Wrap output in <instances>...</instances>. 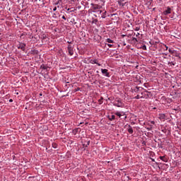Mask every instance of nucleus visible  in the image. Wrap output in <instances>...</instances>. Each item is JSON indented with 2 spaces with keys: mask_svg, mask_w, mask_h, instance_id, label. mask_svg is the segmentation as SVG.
I'll list each match as a JSON object with an SVG mask.
<instances>
[{
  "mask_svg": "<svg viewBox=\"0 0 181 181\" xmlns=\"http://www.w3.org/2000/svg\"><path fill=\"white\" fill-rule=\"evenodd\" d=\"M113 105L115 107H118L120 108H124V107H125V105L124 104V103H122V100H121V98H117L115 101L113 102Z\"/></svg>",
  "mask_w": 181,
  "mask_h": 181,
  "instance_id": "obj_1",
  "label": "nucleus"
},
{
  "mask_svg": "<svg viewBox=\"0 0 181 181\" xmlns=\"http://www.w3.org/2000/svg\"><path fill=\"white\" fill-rule=\"evenodd\" d=\"M16 47L18 49H21L23 52H25L26 44L22 42H18V44L17 45Z\"/></svg>",
  "mask_w": 181,
  "mask_h": 181,
  "instance_id": "obj_2",
  "label": "nucleus"
},
{
  "mask_svg": "<svg viewBox=\"0 0 181 181\" xmlns=\"http://www.w3.org/2000/svg\"><path fill=\"white\" fill-rule=\"evenodd\" d=\"M67 49H68L69 54L70 56H73V54H74V47H73V45H69L67 47Z\"/></svg>",
  "mask_w": 181,
  "mask_h": 181,
  "instance_id": "obj_3",
  "label": "nucleus"
},
{
  "mask_svg": "<svg viewBox=\"0 0 181 181\" xmlns=\"http://www.w3.org/2000/svg\"><path fill=\"white\" fill-rule=\"evenodd\" d=\"M101 73L103 76H105V77H110V73L108 72V69H101Z\"/></svg>",
  "mask_w": 181,
  "mask_h": 181,
  "instance_id": "obj_4",
  "label": "nucleus"
},
{
  "mask_svg": "<svg viewBox=\"0 0 181 181\" xmlns=\"http://www.w3.org/2000/svg\"><path fill=\"white\" fill-rule=\"evenodd\" d=\"M170 13H172V8H170V7L168 6L167 9L163 11V15H165V16H166Z\"/></svg>",
  "mask_w": 181,
  "mask_h": 181,
  "instance_id": "obj_5",
  "label": "nucleus"
},
{
  "mask_svg": "<svg viewBox=\"0 0 181 181\" xmlns=\"http://www.w3.org/2000/svg\"><path fill=\"white\" fill-rule=\"evenodd\" d=\"M91 6L93 11H98L101 8V6H98V4H91Z\"/></svg>",
  "mask_w": 181,
  "mask_h": 181,
  "instance_id": "obj_6",
  "label": "nucleus"
},
{
  "mask_svg": "<svg viewBox=\"0 0 181 181\" xmlns=\"http://www.w3.org/2000/svg\"><path fill=\"white\" fill-rule=\"evenodd\" d=\"M115 115H117V117H119V118H121L122 117H123V115H125V112L122 111H117L115 112Z\"/></svg>",
  "mask_w": 181,
  "mask_h": 181,
  "instance_id": "obj_7",
  "label": "nucleus"
},
{
  "mask_svg": "<svg viewBox=\"0 0 181 181\" xmlns=\"http://www.w3.org/2000/svg\"><path fill=\"white\" fill-rule=\"evenodd\" d=\"M117 4L119 6H125L127 2H125V0H118Z\"/></svg>",
  "mask_w": 181,
  "mask_h": 181,
  "instance_id": "obj_8",
  "label": "nucleus"
},
{
  "mask_svg": "<svg viewBox=\"0 0 181 181\" xmlns=\"http://www.w3.org/2000/svg\"><path fill=\"white\" fill-rule=\"evenodd\" d=\"M90 63L91 64H98V66H101V64H99L98 60H97V59H90Z\"/></svg>",
  "mask_w": 181,
  "mask_h": 181,
  "instance_id": "obj_9",
  "label": "nucleus"
},
{
  "mask_svg": "<svg viewBox=\"0 0 181 181\" xmlns=\"http://www.w3.org/2000/svg\"><path fill=\"white\" fill-rule=\"evenodd\" d=\"M158 118H159V119L163 120L166 118V116L163 113H160L158 115Z\"/></svg>",
  "mask_w": 181,
  "mask_h": 181,
  "instance_id": "obj_10",
  "label": "nucleus"
},
{
  "mask_svg": "<svg viewBox=\"0 0 181 181\" xmlns=\"http://www.w3.org/2000/svg\"><path fill=\"white\" fill-rule=\"evenodd\" d=\"M148 93H149L148 90H145L144 92H141V96L143 95V97H146V98H148V97H149V95H148Z\"/></svg>",
  "mask_w": 181,
  "mask_h": 181,
  "instance_id": "obj_11",
  "label": "nucleus"
},
{
  "mask_svg": "<svg viewBox=\"0 0 181 181\" xmlns=\"http://www.w3.org/2000/svg\"><path fill=\"white\" fill-rule=\"evenodd\" d=\"M129 134H134V129L131 125H129V129H127Z\"/></svg>",
  "mask_w": 181,
  "mask_h": 181,
  "instance_id": "obj_12",
  "label": "nucleus"
},
{
  "mask_svg": "<svg viewBox=\"0 0 181 181\" xmlns=\"http://www.w3.org/2000/svg\"><path fill=\"white\" fill-rule=\"evenodd\" d=\"M107 118L110 121H114L115 119V115L107 116Z\"/></svg>",
  "mask_w": 181,
  "mask_h": 181,
  "instance_id": "obj_13",
  "label": "nucleus"
},
{
  "mask_svg": "<svg viewBox=\"0 0 181 181\" xmlns=\"http://www.w3.org/2000/svg\"><path fill=\"white\" fill-rule=\"evenodd\" d=\"M160 160H163V162H168V158H166L165 156H160Z\"/></svg>",
  "mask_w": 181,
  "mask_h": 181,
  "instance_id": "obj_14",
  "label": "nucleus"
},
{
  "mask_svg": "<svg viewBox=\"0 0 181 181\" xmlns=\"http://www.w3.org/2000/svg\"><path fill=\"white\" fill-rule=\"evenodd\" d=\"M136 100H139V98H146V96H140L139 95H137L136 97H134Z\"/></svg>",
  "mask_w": 181,
  "mask_h": 181,
  "instance_id": "obj_15",
  "label": "nucleus"
},
{
  "mask_svg": "<svg viewBox=\"0 0 181 181\" xmlns=\"http://www.w3.org/2000/svg\"><path fill=\"white\" fill-rule=\"evenodd\" d=\"M78 128H76V129H74L73 131H72V134H74V135H77V133L78 132Z\"/></svg>",
  "mask_w": 181,
  "mask_h": 181,
  "instance_id": "obj_16",
  "label": "nucleus"
},
{
  "mask_svg": "<svg viewBox=\"0 0 181 181\" xmlns=\"http://www.w3.org/2000/svg\"><path fill=\"white\" fill-rule=\"evenodd\" d=\"M41 69H42V70H47V69L49 68L47 66H45V64H42L41 65Z\"/></svg>",
  "mask_w": 181,
  "mask_h": 181,
  "instance_id": "obj_17",
  "label": "nucleus"
},
{
  "mask_svg": "<svg viewBox=\"0 0 181 181\" xmlns=\"http://www.w3.org/2000/svg\"><path fill=\"white\" fill-rule=\"evenodd\" d=\"M93 12L98 13V15H101V13H103V11L98 9L97 11H93Z\"/></svg>",
  "mask_w": 181,
  "mask_h": 181,
  "instance_id": "obj_18",
  "label": "nucleus"
},
{
  "mask_svg": "<svg viewBox=\"0 0 181 181\" xmlns=\"http://www.w3.org/2000/svg\"><path fill=\"white\" fill-rule=\"evenodd\" d=\"M141 90H144V88L141 87H136V89L134 90L135 93H138V91H140Z\"/></svg>",
  "mask_w": 181,
  "mask_h": 181,
  "instance_id": "obj_19",
  "label": "nucleus"
},
{
  "mask_svg": "<svg viewBox=\"0 0 181 181\" xmlns=\"http://www.w3.org/2000/svg\"><path fill=\"white\" fill-rule=\"evenodd\" d=\"M132 42H134V43L138 42V39H137L136 37H132Z\"/></svg>",
  "mask_w": 181,
  "mask_h": 181,
  "instance_id": "obj_20",
  "label": "nucleus"
},
{
  "mask_svg": "<svg viewBox=\"0 0 181 181\" xmlns=\"http://www.w3.org/2000/svg\"><path fill=\"white\" fill-rule=\"evenodd\" d=\"M106 42H107V43H114V40L110 39V38H107L106 40Z\"/></svg>",
  "mask_w": 181,
  "mask_h": 181,
  "instance_id": "obj_21",
  "label": "nucleus"
},
{
  "mask_svg": "<svg viewBox=\"0 0 181 181\" xmlns=\"http://www.w3.org/2000/svg\"><path fill=\"white\" fill-rule=\"evenodd\" d=\"M52 148H54V149H57V144L53 143L52 144Z\"/></svg>",
  "mask_w": 181,
  "mask_h": 181,
  "instance_id": "obj_22",
  "label": "nucleus"
},
{
  "mask_svg": "<svg viewBox=\"0 0 181 181\" xmlns=\"http://www.w3.org/2000/svg\"><path fill=\"white\" fill-rule=\"evenodd\" d=\"M140 49H142V50H146V45H143L141 47H140Z\"/></svg>",
  "mask_w": 181,
  "mask_h": 181,
  "instance_id": "obj_23",
  "label": "nucleus"
},
{
  "mask_svg": "<svg viewBox=\"0 0 181 181\" xmlns=\"http://www.w3.org/2000/svg\"><path fill=\"white\" fill-rule=\"evenodd\" d=\"M88 145H90V141H88L86 144H84L83 146H86V148H87V146H88Z\"/></svg>",
  "mask_w": 181,
  "mask_h": 181,
  "instance_id": "obj_24",
  "label": "nucleus"
},
{
  "mask_svg": "<svg viewBox=\"0 0 181 181\" xmlns=\"http://www.w3.org/2000/svg\"><path fill=\"white\" fill-rule=\"evenodd\" d=\"M169 53H171L172 54H173V53H175V51L172 50V49L169 48L168 49Z\"/></svg>",
  "mask_w": 181,
  "mask_h": 181,
  "instance_id": "obj_25",
  "label": "nucleus"
},
{
  "mask_svg": "<svg viewBox=\"0 0 181 181\" xmlns=\"http://www.w3.org/2000/svg\"><path fill=\"white\" fill-rule=\"evenodd\" d=\"M150 127H152V125H155V121H150Z\"/></svg>",
  "mask_w": 181,
  "mask_h": 181,
  "instance_id": "obj_26",
  "label": "nucleus"
},
{
  "mask_svg": "<svg viewBox=\"0 0 181 181\" xmlns=\"http://www.w3.org/2000/svg\"><path fill=\"white\" fill-rule=\"evenodd\" d=\"M139 30H140V28H139V27H136V28H134V30H135L136 32L139 31Z\"/></svg>",
  "mask_w": 181,
  "mask_h": 181,
  "instance_id": "obj_27",
  "label": "nucleus"
},
{
  "mask_svg": "<svg viewBox=\"0 0 181 181\" xmlns=\"http://www.w3.org/2000/svg\"><path fill=\"white\" fill-rule=\"evenodd\" d=\"M75 93H77V91H80V88H77L74 90Z\"/></svg>",
  "mask_w": 181,
  "mask_h": 181,
  "instance_id": "obj_28",
  "label": "nucleus"
},
{
  "mask_svg": "<svg viewBox=\"0 0 181 181\" xmlns=\"http://www.w3.org/2000/svg\"><path fill=\"white\" fill-rule=\"evenodd\" d=\"M56 11H57V7L55 6V7L53 8V11H54V12H56Z\"/></svg>",
  "mask_w": 181,
  "mask_h": 181,
  "instance_id": "obj_29",
  "label": "nucleus"
},
{
  "mask_svg": "<svg viewBox=\"0 0 181 181\" xmlns=\"http://www.w3.org/2000/svg\"><path fill=\"white\" fill-rule=\"evenodd\" d=\"M67 43H69V45H71L73 44V41H67Z\"/></svg>",
  "mask_w": 181,
  "mask_h": 181,
  "instance_id": "obj_30",
  "label": "nucleus"
},
{
  "mask_svg": "<svg viewBox=\"0 0 181 181\" xmlns=\"http://www.w3.org/2000/svg\"><path fill=\"white\" fill-rule=\"evenodd\" d=\"M107 46H108V47H112V45H111V44H107Z\"/></svg>",
  "mask_w": 181,
  "mask_h": 181,
  "instance_id": "obj_31",
  "label": "nucleus"
},
{
  "mask_svg": "<svg viewBox=\"0 0 181 181\" xmlns=\"http://www.w3.org/2000/svg\"><path fill=\"white\" fill-rule=\"evenodd\" d=\"M62 19H64V21H66L67 18H66V16H62Z\"/></svg>",
  "mask_w": 181,
  "mask_h": 181,
  "instance_id": "obj_32",
  "label": "nucleus"
},
{
  "mask_svg": "<svg viewBox=\"0 0 181 181\" xmlns=\"http://www.w3.org/2000/svg\"><path fill=\"white\" fill-rule=\"evenodd\" d=\"M139 33H137L136 35V37H138V36H139Z\"/></svg>",
  "mask_w": 181,
  "mask_h": 181,
  "instance_id": "obj_33",
  "label": "nucleus"
},
{
  "mask_svg": "<svg viewBox=\"0 0 181 181\" xmlns=\"http://www.w3.org/2000/svg\"><path fill=\"white\" fill-rule=\"evenodd\" d=\"M13 100H12V99L9 100V103H13Z\"/></svg>",
  "mask_w": 181,
  "mask_h": 181,
  "instance_id": "obj_34",
  "label": "nucleus"
},
{
  "mask_svg": "<svg viewBox=\"0 0 181 181\" xmlns=\"http://www.w3.org/2000/svg\"><path fill=\"white\" fill-rule=\"evenodd\" d=\"M102 18H103V19H105V16L103 15V16H102Z\"/></svg>",
  "mask_w": 181,
  "mask_h": 181,
  "instance_id": "obj_35",
  "label": "nucleus"
},
{
  "mask_svg": "<svg viewBox=\"0 0 181 181\" xmlns=\"http://www.w3.org/2000/svg\"><path fill=\"white\" fill-rule=\"evenodd\" d=\"M165 50H168V46L165 45Z\"/></svg>",
  "mask_w": 181,
  "mask_h": 181,
  "instance_id": "obj_36",
  "label": "nucleus"
},
{
  "mask_svg": "<svg viewBox=\"0 0 181 181\" xmlns=\"http://www.w3.org/2000/svg\"><path fill=\"white\" fill-rule=\"evenodd\" d=\"M101 101H103V98L99 100V103H101Z\"/></svg>",
  "mask_w": 181,
  "mask_h": 181,
  "instance_id": "obj_37",
  "label": "nucleus"
},
{
  "mask_svg": "<svg viewBox=\"0 0 181 181\" xmlns=\"http://www.w3.org/2000/svg\"><path fill=\"white\" fill-rule=\"evenodd\" d=\"M54 5H59V1L54 4Z\"/></svg>",
  "mask_w": 181,
  "mask_h": 181,
  "instance_id": "obj_38",
  "label": "nucleus"
},
{
  "mask_svg": "<svg viewBox=\"0 0 181 181\" xmlns=\"http://www.w3.org/2000/svg\"><path fill=\"white\" fill-rule=\"evenodd\" d=\"M122 37H125V35H122Z\"/></svg>",
  "mask_w": 181,
  "mask_h": 181,
  "instance_id": "obj_39",
  "label": "nucleus"
},
{
  "mask_svg": "<svg viewBox=\"0 0 181 181\" xmlns=\"http://www.w3.org/2000/svg\"><path fill=\"white\" fill-rule=\"evenodd\" d=\"M42 39H43V40L46 39V36H44V37H42Z\"/></svg>",
  "mask_w": 181,
  "mask_h": 181,
  "instance_id": "obj_40",
  "label": "nucleus"
},
{
  "mask_svg": "<svg viewBox=\"0 0 181 181\" xmlns=\"http://www.w3.org/2000/svg\"><path fill=\"white\" fill-rule=\"evenodd\" d=\"M151 160H152L153 162H155V159H153H153H151Z\"/></svg>",
  "mask_w": 181,
  "mask_h": 181,
  "instance_id": "obj_41",
  "label": "nucleus"
},
{
  "mask_svg": "<svg viewBox=\"0 0 181 181\" xmlns=\"http://www.w3.org/2000/svg\"><path fill=\"white\" fill-rule=\"evenodd\" d=\"M127 177L128 180H129V176H127Z\"/></svg>",
  "mask_w": 181,
  "mask_h": 181,
  "instance_id": "obj_42",
  "label": "nucleus"
},
{
  "mask_svg": "<svg viewBox=\"0 0 181 181\" xmlns=\"http://www.w3.org/2000/svg\"><path fill=\"white\" fill-rule=\"evenodd\" d=\"M147 129H148V131H151V128H147Z\"/></svg>",
  "mask_w": 181,
  "mask_h": 181,
  "instance_id": "obj_43",
  "label": "nucleus"
},
{
  "mask_svg": "<svg viewBox=\"0 0 181 181\" xmlns=\"http://www.w3.org/2000/svg\"><path fill=\"white\" fill-rule=\"evenodd\" d=\"M19 94V93H16V95H18Z\"/></svg>",
  "mask_w": 181,
  "mask_h": 181,
  "instance_id": "obj_44",
  "label": "nucleus"
},
{
  "mask_svg": "<svg viewBox=\"0 0 181 181\" xmlns=\"http://www.w3.org/2000/svg\"><path fill=\"white\" fill-rule=\"evenodd\" d=\"M153 110H156V107H153Z\"/></svg>",
  "mask_w": 181,
  "mask_h": 181,
  "instance_id": "obj_45",
  "label": "nucleus"
},
{
  "mask_svg": "<svg viewBox=\"0 0 181 181\" xmlns=\"http://www.w3.org/2000/svg\"><path fill=\"white\" fill-rule=\"evenodd\" d=\"M40 95L42 96V93H40Z\"/></svg>",
  "mask_w": 181,
  "mask_h": 181,
  "instance_id": "obj_46",
  "label": "nucleus"
}]
</instances>
